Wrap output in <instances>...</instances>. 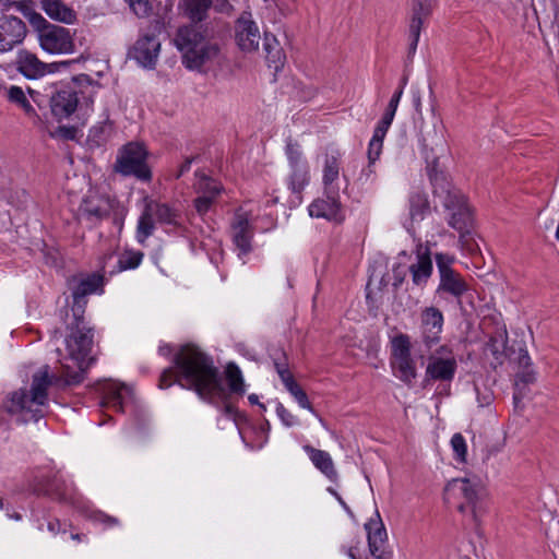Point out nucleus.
<instances>
[{"label":"nucleus","instance_id":"f257e3e1","mask_svg":"<svg viewBox=\"0 0 559 559\" xmlns=\"http://www.w3.org/2000/svg\"><path fill=\"white\" fill-rule=\"evenodd\" d=\"M74 324L70 326V333L66 338L69 359L74 362L76 370L67 362L61 364L60 374L50 376L49 366H43L32 377L31 390L20 389L12 392L2 404V408L10 415H21L22 420L27 423L37 421L44 417L43 407L48 402L47 390L55 384L58 388L78 385L85 379L86 371L94 362L91 356L93 347V329L86 326L83 314L74 309Z\"/></svg>","mask_w":559,"mask_h":559},{"label":"nucleus","instance_id":"f03ea898","mask_svg":"<svg viewBox=\"0 0 559 559\" xmlns=\"http://www.w3.org/2000/svg\"><path fill=\"white\" fill-rule=\"evenodd\" d=\"M174 368L165 369L158 386L167 389L174 383L194 391L200 399L209 403L223 400L226 391L223 386L218 368L213 358L193 344L182 345L174 356Z\"/></svg>","mask_w":559,"mask_h":559},{"label":"nucleus","instance_id":"7ed1b4c3","mask_svg":"<svg viewBox=\"0 0 559 559\" xmlns=\"http://www.w3.org/2000/svg\"><path fill=\"white\" fill-rule=\"evenodd\" d=\"M429 177L433 187V195L447 212L449 226L459 233L462 248L471 253L474 252L477 248L474 239L475 219L466 197L460 189L453 187L442 174L430 173Z\"/></svg>","mask_w":559,"mask_h":559},{"label":"nucleus","instance_id":"20e7f679","mask_svg":"<svg viewBox=\"0 0 559 559\" xmlns=\"http://www.w3.org/2000/svg\"><path fill=\"white\" fill-rule=\"evenodd\" d=\"M211 32L203 24L191 23L180 26L175 36V45L182 53L183 64L191 70H200L217 57L219 47L211 41Z\"/></svg>","mask_w":559,"mask_h":559},{"label":"nucleus","instance_id":"39448f33","mask_svg":"<svg viewBox=\"0 0 559 559\" xmlns=\"http://www.w3.org/2000/svg\"><path fill=\"white\" fill-rule=\"evenodd\" d=\"M444 500L450 503L457 500L456 509L461 513L469 512L476 525L488 509L485 489L468 478H454L444 488Z\"/></svg>","mask_w":559,"mask_h":559},{"label":"nucleus","instance_id":"423d86ee","mask_svg":"<svg viewBox=\"0 0 559 559\" xmlns=\"http://www.w3.org/2000/svg\"><path fill=\"white\" fill-rule=\"evenodd\" d=\"M146 158L145 146L138 142H130L120 150L115 163V170L123 176H133L142 181H150L152 171Z\"/></svg>","mask_w":559,"mask_h":559},{"label":"nucleus","instance_id":"0eeeda50","mask_svg":"<svg viewBox=\"0 0 559 559\" xmlns=\"http://www.w3.org/2000/svg\"><path fill=\"white\" fill-rule=\"evenodd\" d=\"M435 260L440 275L437 294L440 297H452L460 301L469 286L465 278L452 267L455 261L454 257L447 253H436Z\"/></svg>","mask_w":559,"mask_h":559},{"label":"nucleus","instance_id":"6e6552de","mask_svg":"<svg viewBox=\"0 0 559 559\" xmlns=\"http://www.w3.org/2000/svg\"><path fill=\"white\" fill-rule=\"evenodd\" d=\"M29 489L37 496L49 497L59 502L74 503L75 493L71 485L59 473H38L29 481Z\"/></svg>","mask_w":559,"mask_h":559},{"label":"nucleus","instance_id":"1a4fd4ad","mask_svg":"<svg viewBox=\"0 0 559 559\" xmlns=\"http://www.w3.org/2000/svg\"><path fill=\"white\" fill-rule=\"evenodd\" d=\"M39 43L50 53H70L74 43L70 31L63 26L45 24L39 28Z\"/></svg>","mask_w":559,"mask_h":559},{"label":"nucleus","instance_id":"9d476101","mask_svg":"<svg viewBox=\"0 0 559 559\" xmlns=\"http://www.w3.org/2000/svg\"><path fill=\"white\" fill-rule=\"evenodd\" d=\"M47 97L50 114L57 121L72 116L79 105L78 93L69 85L53 90Z\"/></svg>","mask_w":559,"mask_h":559},{"label":"nucleus","instance_id":"9b49d317","mask_svg":"<svg viewBox=\"0 0 559 559\" xmlns=\"http://www.w3.org/2000/svg\"><path fill=\"white\" fill-rule=\"evenodd\" d=\"M27 35L26 23L13 15L0 16V52L11 51L21 45Z\"/></svg>","mask_w":559,"mask_h":559},{"label":"nucleus","instance_id":"f8f14e48","mask_svg":"<svg viewBox=\"0 0 559 559\" xmlns=\"http://www.w3.org/2000/svg\"><path fill=\"white\" fill-rule=\"evenodd\" d=\"M443 314L442 312L431 306L426 307L420 313V337L421 343L425 345L427 350L432 346L439 344L441 340V332L443 328Z\"/></svg>","mask_w":559,"mask_h":559},{"label":"nucleus","instance_id":"ddd939ff","mask_svg":"<svg viewBox=\"0 0 559 559\" xmlns=\"http://www.w3.org/2000/svg\"><path fill=\"white\" fill-rule=\"evenodd\" d=\"M235 40L243 52L258 50L261 34L257 23L251 20L250 13L243 12L235 22Z\"/></svg>","mask_w":559,"mask_h":559},{"label":"nucleus","instance_id":"4468645a","mask_svg":"<svg viewBox=\"0 0 559 559\" xmlns=\"http://www.w3.org/2000/svg\"><path fill=\"white\" fill-rule=\"evenodd\" d=\"M80 213L92 223H97L112 214L114 223L118 225L119 228H121L123 224L122 216L115 211V202L108 198H91L85 200L80 207Z\"/></svg>","mask_w":559,"mask_h":559},{"label":"nucleus","instance_id":"2eb2a0df","mask_svg":"<svg viewBox=\"0 0 559 559\" xmlns=\"http://www.w3.org/2000/svg\"><path fill=\"white\" fill-rule=\"evenodd\" d=\"M16 69L23 74L26 79L35 80L41 78L46 74V72H53L58 70L60 66L67 67L71 63V61H62L60 63H45L41 62L36 55L27 51L21 50L16 57Z\"/></svg>","mask_w":559,"mask_h":559},{"label":"nucleus","instance_id":"dca6fc26","mask_svg":"<svg viewBox=\"0 0 559 559\" xmlns=\"http://www.w3.org/2000/svg\"><path fill=\"white\" fill-rule=\"evenodd\" d=\"M456 369L457 362L453 356L440 357L430 355L425 372V386L431 381L450 383L454 379Z\"/></svg>","mask_w":559,"mask_h":559},{"label":"nucleus","instance_id":"f3484780","mask_svg":"<svg viewBox=\"0 0 559 559\" xmlns=\"http://www.w3.org/2000/svg\"><path fill=\"white\" fill-rule=\"evenodd\" d=\"M514 360L516 361L518 370L515 372L513 400L518 403L525 396L526 386L536 381V372L532 368L533 364L525 348L519 347V354Z\"/></svg>","mask_w":559,"mask_h":559},{"label":"nucleus","instance_id":"a211bd4d","mask_svg":"<svg viewBox=\"0 0 559 559\" xmlns=\"http://www.w3.org/2000/svg\"><path fill=\"white\" fill-rule=\"evenodd\" d=\"M367 531L368 546L374 559H392V552L385 550L386 531L377 512V519H371L365 524Z\"/></svg>","mask_w":559,"mask_h":559},{"label":"nucleus","instance_id":"6ab92c4d","mask_svg":"<svg viewBox=\"0 0 559 559\" xmlns=\"http://www.w3.org/2000/svg\"><path fill=\"white\" fill-rule=\"evenodd\" d=\"M231 228L236 247L241 254H248L252 249L251 240L253 236V228L249 223V214L242 210L236 211Z\"/></svg>","mask_w":559,"mask_h":559},{"label":"nucleus","instance_id":"aec40b11","mask_svg":"<svg viewBox=\"0 0 559 559\" xmlns=\"http://www.w3.org/2000/svg\"><path fill=\"white\" fill-rule=\"evenodd\" d=\"M104 275L99 273H92L81 278L72 289L73 309L76 313H83V306L86 304V296L103 292Z\"/></svg>","mask_w":559,"mask_h":559},{"label":"nucleus","instance_id":"412c9836","mask_svg":"<svg viewBox=\"0 0 559 559\" xmlns=\"http://www.w3.org/2000/svg\"><path fill=\"white\" fill-rule=\"evenodd\" d=\"M431 13L430 0H415L412 7V17L409 22V47L408 55H414L418 45L420 31L424 21Z\"/></svg>","mask_w":559,"mask_h":559},{"label":"nucleus","instance_id":"4be33fe9","mask_svg":"<svg viewBox=\"0 0 559 559\" xmlns=\"http://www.w3.org/2000/svg\"><path fill=\"white\" fill-rule=\"evenodd\" d=\"M160 43L155 35H144L139 38L132 50V57L143 67L153 68L155 66Z\"/></svg>","mask_w":559,"mask_h":559},{"label":"nucleus","instance_id":"5701e85b","mask_svg":"<svg viewBox=\"0 0 559 559\" xmlns=\"http://www.w3.org/2000/svg\"><path fill=\"white\" fill-rule=\"evenodd\" d=\"M309 214L312 217L325 218L337 224L345 219L341 202L337 198L329 194L326 199L314 200L309 205Z\"/></svg>","mask_w":559,"mask_h":559},{"label":"nucleus","instance_id":"b1692460","mask_svg":"<svg viewBox=\"0 0 559 559\" xmlns=\"http://www.w3.org/2000/svg\"><path fill=\"white\" fill-rule=\"evenodd\" d=\"M414 285L424 287L432 274V260L428 248L421 246L417 250V261L409 265Z\"/></svg>","mask_w":559,"mask_h":559},{"label":"nucleus","instance_id":"393cba45","mask_svg":"<svg viewBox=\"0 0 559 559\" xmlns=\"http://www.w3.org/2000/svg\"><path fill=\"white\" fill-rule=\"evenodd\" d=\"M304 450L309 455V459L316 468L324 474L330 480L335 481L337 479V472L333 460L326 451L316 449L310 444L304 445Z\"/></svg>","mask_w":559,"mask_h":559},{"label":"nucleus","instance_id":"a878e982","mask_svg":"<svg viewBox=\"0 0 559 559\" xmlns=\"http://www.w3.org/2000/svg\"><path fill=\"white\" fill-rule=\"evenodd\" d=\"M263 50L265 52V59L269 67H273L275 71H280L284 67L286 56L277 38L273 34L264 33Z\"/></svg>","mask_w":559,"mask_h":559},{"label":"nucleus","instance_id":"bb28decb","mask_svg":"<svg viewBox=\"0 0 559 559\" xmlns=\"http://www.w3.org/2000/svg\"><path fill=\"white\" fill-rule=\"evenodd\" d=\"M508 333L507 330H499L495 334L490 335L486 343L487 350L493 356L498 365H502L506 357H510L508 349Z\"/></svg>","mask_w":559,"mask_h":559},{"label":"nucleus","instance_id":"cd10ccee","mask_svg":"<svg viewBox=\"0 0 559 559\" xmlns=\"http://www.w3.org/2000/svg\"><path fill=\"white\" fill-rule=\"evenodd\" d=\"M40 3L45 13L53 20L63 23H72L75 19L74 11L67 7L61 0H41Z\"/></svg>","mask_w":559,"mask_h":559},{"label":"nucleus","instance_id":"c85d7f7f","mask_svg":"<svg viewBox=\"0 0 559 559\" xmlns=\"http://www.w3.org/2000/svg\"><path fill=\"white\" fill-rule=\"evenodd\" d=\"M153 217V204L147 203L139 218L136 227V239L141 245H144L146 239L153 235L155 229Z\"/></svg>","mask_w":559,"mask_h":559},{"label":"nucleus","instance_id":"c756f323","mask_svg":"<svg viewBox=\"0 0 559 559\" xmlns=\"http://www.w3.org/2000/svg\"><path fill=\"white\" fill-rule=\"evenodd\" d=\"M185 13L192 23L201 24L207 17L213 0H183Z\"/></svg>","mask_w":559,"mask_h":559},{"label":"nucleus","instance_id":"7c9ffc66","mask_svg":"<svg viewBox=\"0 0 559 559\" xmlns=\"http://www.w3.org/2000/svg\"><path fill=\"white\" fill-rule=\"evenodd\" d=\"M8 98L11 103L20 106L24 110L25 115H27L29 118H34L35 123L37 121H41V118L37 115L35 108L28 102L24 91L20 86H11L8 90Z\"/></svg>","mask_w":559,"mask_h":559},{"label":"nucleus","instance_id":"2f4dec72","mask_svg":"<svg viewBox=\"0 0 559 559\" xmlns=\"http://www.w3.org/2000/svg\"><path fill=\"white\" fill-rule=\"evenodd\" d=\"M225 373L229 391L242 395L245 393V382L239 367L235 362H229Z\"/></svg>","mask_w":559,"mask_h":559},{"label":"nucleus","instance_id":"473e14b6","mask_svg":"<svg viewBox=\"0 0 559 559\" xmlns=\"http://www.w3.org/2000/svg\"><path fill=\"white\" fill-rule=\"evenodd\" d=\"M292 174L289 176V189L297 194H300L309 182L308 165L290 167Z\"/></svg>","mask_w":559,"mask_h":559},{"label":"nucleus","instance_id":"72a5a7b5","mask_svg":"<svg viewBox=\"0 0 559 559\" xmlns=\"http://www.w3.org/2000/svg\"><path fill=\"white\" fill-rule=\"evenodd\" d=\"M392 367L399 372V378L405 383H412L416 378V367L412 356L392 360Z\"/></svg>","mask_w":559,"mask_h":559},{"label":"nucleus","instance_id":"f704fd0d","mask_svg":"<svg viewBox=\"0 0 559 559\" xmlns=\"http://www.w3.org/2000/svg\"><path fill=\"white\" fill-rule=\"evenodd\" d=\"M391 356L393 360L411 356V340L406 334H399L391 341Z\"/></svg>","mask_w":559,"mask_h":559},{"label":"nucleus","instance_id":"c9c22d12","mask_svg":"<svg viewBox=\"0 0 559 559\" xmlns=\"http://www.w3.org/2000/svg\"><path fill=\"white\" fill-rule=\"evenodd\" d=\"M153 204V215L157 218V221L162 224H168L173 226H179L178 217L179 215L167 204L164 203H152Z\"/></svg>","mask_w":559,"mask_h":559},{"label":"nucleus","instance_id":"e433bc0d","mask_svg":"<svg viewBox=\"0 0 559 559\" xmlns=\"http://www.w3.org/2000/svg\"><path fill=\"white\" fill-rule=\"evenodd\" d=\"M429 211V203L425 195L415 193L409 199V215L413 221H421Z\"/></svg>","mask_w":559,"mask_h":559},{"label":"nucleus","instance_id":"4c0bfd02","mask_svg":"<svg viewBox=\"0 0 559 559\" xmlns=\"http://www.w3.org/2000/svg\"><path fill=\"white\" fill-rule=\"evenodd\" d=\"M144 253L142 251H134V250H126L123 251L118 259V271H126V270H133L136 269L142 260H143Z\"/></svg>","mask_w":559,"mask_h":559},{"label":"nucleus","instance_id":"58836bf2","mask_svg":"<svg viewBox=\"0 0 559 559\" xmlns=\"http://www.w3.org/2000/svg\"><path fill=\"white\" fill-rule=\"evenodd\" d=\"M340 174V153L335 155L326 156L324 168H323V183L329 187L338 178Z\"/></svg>","mask_w":559,"mask_h":559},{"label":"nucleus","instance_id":"ea45409f","mask_svg":"<svg viewBox=\"0 0 559 559\" xmlns=\"http://www.w3.org/2000/svg\"><path fill=\"white\" fill-rule=\"evenodd\" d=\"M284 385H285L286 390L295 397V400L297 401V403L299 404L300 407L307 408V409H309L311 412H314L311 403L308 400L307 393L296 382V380L294 378H292L290 380L286 381L284 383Z\"/></svg>","mask_w":559,"mask_h":559},{"label":"nucleus","instance_id":"a19ab883","mask_svg":"<svg viewBox=\"0 0 559 559\" xmlns=\"http://www.w3.org/2000/svg\"><path fill=\"white\" fill-rule=\"evenodd\" d=\"M198 191L201 195L211 197V199L216 200L222 191V186L216 180L204 177L199 182Z\"/></svg>","mask_w":559,"mask_h":559},{"label":"nucleus","instance_id":"79ce46f5","mask_svg":"<svg viewBox=\"0 0 559 559\" xmlns=\"http://www.w3.org/2000/svg\"><path fill=\"white\" fill-rule=\"evenodd\" d=\"M382 146H383V143H380V142H369V146H368V168H367V171L364 170L361 175H366V177H369L370 174L373 173V165L376 163V160L379 158L381 152H382Z\"/></svg>","mask_w":559,"mask_h":559},{"label":"nucleus","instance_id":"37998d69","mask_svg":"<svg viewBox=\"0 0 559 559\" xmlns=\"http://www.w3.org/2000/svg\"><path fill=\"white\" fill-rule=\"evenodd\" d=\"M103 407H112L120 412L122 411V396L118 389H110L103 397L100 403Z\"/></svg>","mask_w":559,"mask_h":559},{"label":"nucleus","instance_id":"c03bdc74","mask_svg":"<svg viewBox=\"0 0 559 559\" xmlns=\"http://www.w3.org/2000/svg\"><path fill=\"white\" fill-rule=\"evenodd\" d=\"M286 155L290 167L307 165V163L302 160V154L297 143H293L292 141L287 142Z\"/></svg>","mask_w":559,"mask_h":559},{"label":"nucleus","instance_id":"a18cd8bd","mask_svg":"<svg viewBox=\"0 0 559 559\" xmlns=\"http://www.w3.org/2000/svg\"><path fill=\"white\" fill-rule=\"evenodd\" d=\"M126 2L138 17H146L152 12L150 0H126Z\"/></svg>","mask_w":559,"mask_h":559},{"label":"nucleus","instance_id":"49530a36","mask_svg":"<svg viewBox=\"0 0 559 559\" xmlns=\"http://www.w3.org/2000/svg\"><path fill=\"white\" fill-rule=\"evenodd\" d=\"M451 445H452L454 453L456 454V459L460 462H465L466 443H465V439L463 438V436L461 433L453 435V437L451 439Z\"/></svg>","mask_w":559,"mask_h":559},{"label":"nucleus","instance_id":"de8ad7c7","mask_svg":"<svg viewBox=\"0 0 559 559\" xmlns=\"http://www.w3.org/2000/svg\"><path fill=\"white\" fill-rule=\"evenodd\" d=\"M90 519L96 523H100L106 527H112L119 524V520L115 516L108 515L103 511H93Z\"/></svg>","mask_w":559,"mask_h":559},{"label":"nucleus","instance_id":"09e8293b","mask_svg":"<svg viewBox=\"0 0 559 559\" xmlns=\"http://www.w3.org/2000/svg\"><path fill=\"white\" fill-rule=\"evenodd\" d=\"M214 202L215 200L211 199V197L200 195L197 199H194L193 205L197 213L200 216H203L210 211Z\"/></svg>","mask_w":559,"mask_h":559},{"label":"nucleus","instance_id":"8fccbe9b","mask_svg":"<svg viewBox=\"0 0 559 559\" xmlns=\"http://www.w3.org/2000/svg\"><path fill=\"white\" fill-rule=\"evenodd\" d=\"M276 413L282 423L287 427H292L297 423L296 417L282 403H277Z\"/></svg>","mask_w":559,"mask_h":559},{"label":"nucleus","instance_id":"3c124183","mask_svg":"<svg viewBox=\"0 0 559 559\" xmlns=\"http://www.w3.org/2000/svg\"><path fill=\"white\" fill-rule=\"evenodd\" d=\"M274 367L283 383L294 378L290 371L288 370L287 364L285 361L281 362L275 360Z\"/></svg>","mask_w":559,"mask_h":559},{"label":"nucleus","instance_id":"603ef678","mask_svg":"<svg viewBox=\"0 0 559 559\" xmlns=\"http://www.w3.org/2000/svg\"><path fill=\"white\" fill-rule=\"evenodd\" d=\"M76 133L78 129L75 127L59 126L57 129V134L64 140L75 139Z\"/></svg>","mask_w":559,"mask_h":559},{"label":"nucleus","instance_id":"864d4df0","mask_svg":"<svg viewBox=\"0 0 559 559\" xmlns=\"http://www.w3.org/2000/svg\"><path fill=\"white\" fill-rule=\"evenodd\" d=\"M212 8L221 13H228L233 10V5L228 0H213Z\"/></svg>","mask_w":559,"mask_h":559},{"label":"nucleus","instance_id":"5fc2aeb1","mask_svg":"<svg viewBox=\"0 0 559 559\" xmlns=\"http://www.w3.org/2000/svg\"><path fill=\"white\" fill-rule=\"evenodd\" d=\"M393 288L396 290L405 280V273L400 270V266L393 269Z\"/></svg>","mask_w":559,"mask_h":559},{"label":"nucleus","instance_id":"6e6d98bb","mask_svg":"<svg viewBox=\"0 0 559 559\" xmlns=\"http://www.w3.org/2000/svg\"><path fill=\"white\" fill-rule=\"evenodd\" d=\"M403 94V86H401L392 96V98L390 99L389 104H388V109H391V110H394L396 111L397 109V106H399V103H400V99H401V96Z\"/></svg>","mask_w":559,"mask_h":559},{"label":"nucleus","instance_id":"4d7b16f0","mask_svg":"<svg viewBox=\"0 0 559 559\" xmlns=\"http://www.w3.org/2000/svg\"><path fill=\"white\" fill-rule=\"evenodd\" d=\"M47 528L52 534L66 533V530L62 528L61 522L58 519H52L48 522Z\"/></svg>","mask_w":559,"mask_h":559},{"label":"nucleus","instance_id":"13d9d810","mask_svg":"<svg viewBox=\"0 0 559 559\" xmlns=\"http://www.w3.org/2000/svg\"><path fill=\"white\" fill-rule=\"evenodd\" d=\"M194 157H187L185 162L181 164L179 171L177 174V178H180L183 174L190 170L191 164L193 162Z\"/></svg>","mask_w":559,"mask_h":559},{"label":"nucleus","instance_id":"bf43d9fd","mask_svg":"<svg viewBox=\"0 0 559 559\" xmlns=\"http://www.w3.org/2000/svg\"><path fill=\"white\" fill-rule=\"evenodd\" d=\"M28 93L33 99V102L39 107V108H43L44 106V96L40 95V93L36 92V91H33L31 88H28Z\"/></svg>","mask_w":559,"mask_h":559},{"label":"nucleus","instance_id":"052dcab7","mask_svg":"<svg viewBox=\"0 0 559 559\" xmlns=\"http://www.w3.org/2000/svg\"><path fill=\"white\" fill-rule=\"evenodd\" d=\"M386 133H384L383 131H380L378 128L374 129V132H373V135L371 138V142H380V143H383V139L385 136Z\"/></svg>","mask_w":559,"mask_h":559},{"label":"nucleus","instance_id":"680f3d73","mask_svg":"<svg viewBox=\"0 0 559 559\" xmlns=\"http://www.w3.org/2000/svg\"><path fill=\"white\" fill-rule=\"evenodd\" d=\"M491 401H492V395L490 393L484 395L483 397H480L478 395L479 406H481V407L489 405L491 403Z\"/></svg>","mask_w":559,"mask_h":559},{"label":"nucleus","instance_id":"e2e57ef3","mask_svg":"<svg viewBox=\"0 0 559 559\" xmlns=\"http://www.w3.org/2000/svg\"><path fill=\"white\" fill-rule=\"evenodd\" d=\"M395 112H396V111H394V110H391V109H388V108H386V109H385V112H384V115L382 116V118H381V119H382V120H384V121H386V122H389V123H392L393 118H394V116H395Z\"/></svg>","mask_w":559,"mask_h":559},{"label":"nucleus","instance_id":"0e129e2a","mask_svg":"<svg viewBox=\"0 0 559 559\" xmlns=\"http://www.w3.org/2000/svg\"><path fill=\"white\" fill-rule=\"evenodd\" d=\"M250 404L259 405L262 409H265V405L259 402V396L257 394H250L248 396Z\"/></svg>","mask_w":559,"mask_h":559},{"label":"nucleus","instance_id":"69168bd1","mask_svg":"<svg viewBox=\"0 0 559 559\" xmlns=\"http://www.w3.org/2000/svg\"><path fill=\"white\" fill-rule=\"evenodd\" d=\"M224 412H225L226 415L233 416V415H235L237 413V409L231 404H225Z\"/></svg>","mask_w":559,"mask_h":559},{"label":"nucleus","instance_id":"338daca9","mask_svg":"<svg viewBox=\"0 0 559 559\" xmlns=\"http://www.w3.org/2000/svg\"><path fill=\"white\" fill-rule=\"evenodd\" d=\"M390 126H391V123L381 119L376 128H378L380 131H383L384 133H386Z\"/></svg>","mask_w":559,"mask_h":559},{"label":"nucleus","instance_id":"774afa93","mask_svg":"<svg viewBox=\"0 0 559 559\" xmlns=\"http://www.w3.org/2000/svg\"><path fill=\"white\" fill-rule=\"evenodd\" d=\"M357 547H349L347 550H346V554L348 555L349 558L352 559H360L357 555Z\"/></svg>","mask_w":559,"mask_h":559}]
</instances>
